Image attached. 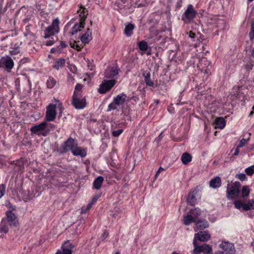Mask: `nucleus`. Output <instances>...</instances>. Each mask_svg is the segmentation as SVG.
I'll return each instance as SVG.
<instances>
[{
  "label": "nucleus",
  "mask_w": 254,
  "mask_h": 254,
  "mask_svg": "<svg viewBox=\"0 0 254 254\" xmlns=\"http://www.w3.org/2000/svg\"><path fill=\"white\" fill-rule=\"evenodd\" d=\"M240 188L241 184L238 181L228 184L226 191L228 198L232 199L237 197L240 192Z\"/></svg>",
  "instance_id": "1"
},
{
  "label": "nucleus",
  "mask_w": 254,
  "mask_h": 254,
  "mask_svg": "<svg viewBox=\"0 0 254 254\" xmlns=\"http://www.w3.org/2000/svg\"><path fill=\"white\" fill-rule=\"evenodd\" d=\"M59 21L58 18L54 19L51 25L46 28L44 31V38L47 39L55 35L59 32Z\"/></svg>",
  "instance_id": "2"
},
{
  "label": "nucleus",
  "mask_w": 254,
  "mask_h": 254,
  "mask_svg": "<svg viewBox=\"0 0 254 254\" xmlns=\"http://www.w3.org/2000/svg\"><path fill=\"white\" fill-rule=\"evenodd\" d=\"M88 15L87 11L84 10V9L80 12L79 16L80 18V22L79 24H75L72 28V30L69 32L71 35L75 34L78 31H80L81 28H83L84 21Z\"/></svg>",
  "instance_id": "3"
},
{
  "label": "nucleus",
  "mask_w": 254,
  "mask_h": 254,
  "mask_svg": "<svg viewBox=\"0 0 254 254\" xmlns=\"http://www.w3.org/2000/svg\"><path fill=\"white\" fill-rule=\"evenodd\" d=\"M72 104L77 109H82L86 106V100L84 97L80 98L79 94L73 93Z\"/></svg>",
  "instance_id": "4"
},
{
  "label": "nucleus",
  "mask_w": 254,
  "mask_h": 254,
  "mask_svg": "<svg viewBox=\"0 0 254 254\" xmlns=\"http://www.w3.org/2000/svg\"><path fill=\"white\" fill-rule=\"evenodd\" d=\"M76 145V143L73 139L69 138L58 148V151L61 153H64L69 150H72V148Z\"/></svg>",
  "instance_id": "5"
},
{
  "label": "nucleus",
  "mask_w": 254,
  "mask_h": 254,
  "mask_svg": "<svg viewBox=\"0 0 254 254\" xmlns=\"http://www.w3.org/2000/svg\"><path fill=\"white\" fill-rule=\"evenodd\" d=\"M196 14V12L194 9L192 5L189 4L187 10L184 13V15L182 17V20L186 23H189L193 19Z\"/></svg>",
  "instance_id": "6"
},
{
  "label": "nucleus",
  "mask_w": 254,
  "mask_h": 254,
  "mask_svg": "<svg viewBox=\"0 0 254 254\" xmlns=\"http://www.w3.org/2000/svg\"><path fill=\"white\" fill-rule=\"evenodd\" d=\"M115 84V80L114 79L104 80L100 85L98 89L99 93L103 94L110 90Z\"/></svg>",
  "instance_id": "7"
},
{
  "label": "nucleus",
  "mask_w": 254,
  "mask_h": 254,
  "mask_svg": "<svg viewBox=\"0 0 254 254\" xmlns=\"http://www.w3.org/2000/svg\"><path fill=\"white\" fill-rule=\"evenodd\" d=\"M57 106L56 105L50 104L48 106L46 112V119L48 121H52L55 120L57 113L56 108Z\"/></svg>",
  "instance_id": "8"
},
{
  "label": "nucleus",
  "mask_w": 254,
  "mask_h": 254,
  "mask_svg": "<svg viewBox=\"0 0 254 254\" xmlns=\"http://www.w3.org/2000/svg\"><path fill=\"white\" fill-rule=\"evenodd\" d=\"M210 236L207 232L200 231L199 232L195 234L193 241V244L194 246H195V244H196V239L201 242H204L207 241L210 238Z\"/></svg>",
  "instance_id": "9"
},
{
  "label": "nucleus",
  "mask_w": 254,
  "mask_h": 254,
  "mask_svg": "<svg viewBox=\"0 0 254 254\" xmlns=\"http://www.w3.org/2000/svg\"><path fill=\"white\" fill-rule=\"evenodd\" d=\"M6 215V218H5V219L6 220V222H8L10 226L15 227L18 225V220L15 215L11 210L7 211Z\"/></svg>",
  "instance_id": "10"
},
{
  "label": "nucleus",
  "mask_w": 254,
  "mask_h": 254,
  "mask_svg": "<svg viewBox=\"0 0 254 254\" xmlns=\"http://www.w3.org/2000/svg\"><path fill=\"white\" fill-rule=\"evenodd\" d=\"M220 247L226 253L225 254H234L235 253V249L232 243L223 242L220 244Z\"/></svg>",
  "instance_id": "11"
},
{
  "label": "nucleus",
  "mask_w": 254,
  "mask_h": 254,
  "mask_svg": "<svg viewBox=\"0 0 254 254\" xmlns=\"http://www.w3.org/2000/svg\"><path fill=\"white\" fill-rule=\"evenodd\" d=\"M45 127V123L43 122L39 125L32 127L30 128V130L32 134L42 135V133L46 130Z\"/></svg>",
  "instance_id": "12"
},
{
  "label": "nucleus",
  "mask_w": 254,
  "mask_h": 254,
  "mask_svg": "<svg viewBox=\"0 0 254 254\" xmlns=\"http://www.w3.org/2000/svg\"><path fill=\"white\" fill-rule=\"evenodd\" d=\"M13 65V62L10 57L2 58L0 60V67L4 66L7 69H11Z\"/></svg>",
  "instance_id": "13"
},
{
  "label": "nucleus",
  "mask_w": 254,
  "mask_h": 254,
  "mask_svg": "<svg viewBox=\"0 0 254 254\" xmlns=\"http://www.w3.org/2000/svg\"><path fill=\"white\" fill-rule=\"evenodd\" d=\"M119 68L118 67H108L105 71V77L107 78H112L118 74Z\"/></svg>",
  "instance_id": "14"
},
{
  "label": "nucleus",
  "mask_w": 254,
  "mask_h": 254,
  "mask_svg": "<svg viewBox=\"0 0 254 254\" xmlns=\"http://www.w3.org/2000/svg\"><path fill=\"white\" fill-rule=\"evenodd\" d=\"M129 99L127 95L122 93L114 98L113 101L118 106L123 105L127 101H129Z\"/></svg>",
  "instance_id": "15"
},
{
  "label": "nucleus",
  "mask_w": 254,
  "mask_h": 254,
  "mask_svg": "<svg viewBox=\"0 0 254 254\" xmlns=\"http://www.w3.org/2000/svg\"><path fill=\"white\" fill-rule=\"evenodd\" d=\"M74 246L69 241L65 242L62 245L63 253L62 254H71Z\"/></svg>",
  "instance_id": "16"
},
{
  "label": "nucleus",
  "mask_w": 254,
  "mask_h": 254,
  "mask_svg": "<svg viewBox=\"0 0 254 254\" xmlns=\"http://www.w3.org/2000/svg\"><path fill=\"white\" fill-rule=\"evenodd\" d=\"M207 23L211 25L219 27L224 24V21L217 17H213L208 19Z\"/></svg>",
  "instance_id": "17"
},
{
  "label": "nucleus",
  "mask_w": 254,
  "mask_h": 254,
  "mask_svg": "<svg viewBox=\"0 0 254 254\" xmlns=\"http://www.w3.org/2000/svg\"><path fill=\"white\" fill-rule=\"evenodd\" d=\"M71 152L75 156H80L82 157H85L86 155L85 150L78 147L76 144L72 148Z\"/></svg>",
  "instance_id": "18"
},
{
  "label": "nucleus",
  "mask_w": 254,
  "mask_h": 254,
  "mask_svg": "<svg viewBox=\"0 0 254 254\" xmlns=\"http://www.w3.org/2000/svg\"><path fill=\"white\" fill-rule=\"evenodd\" d=\"M91 39L92 32L89 28H88L86 33L81 37L80 40L83 43L87 44Z\"/></svg>",
  "instance_id": "19"
},
{
  "label": "nucleus",
  "mask_w": 254,
  "mask_h": 254,
  "mask_svg": "<svg viewBox=\"0 0 254 254\" xmlns=\"http://www.w3.org/2000/svg\"><path fill=\"white\" fill-rule=\"evenodd\" d=\"M196 227L194 228V231L198 230H203L208 226L207 222L205 220H196L195 222Z\"/></svg>",
  "instance_id": "20"
},
{
  "label": "nucleus",
  "mask_w": 254,
  "mask_h": 254,
  "mask_svg": "<svg viewBox=\"0 0 254 254\" xmlns=\"http://www.w3.org/2000/svg\"><path fill=\"white\" fill-rule=\"evenodd\" d=\"M65 61L63 58H60L55 60L54 64L53 67L54 68L59 70L64 66Z\"/></svg>",
  "instance_id": "21"
},
{
  "label": "nucleus",
  "mask_w": 254,
  "mask_h": 254,
  "mask_svg": "<svg viewBox=\"0 0 254 254\" xmlns=\"http://www.w3.org/2000/svg\"><path fill=\"white\" fill-rule=\"evenodd\" d=\"M198 251L202 252L205 254H210L212 252L211 248L207 244H203L201 246H197Z\"/></svg>",
  "instance_id": "22"
},
{
  "label": "nucleus",
  "mask_w": 254,
  "mask_h": 254,
  "mask_svg": "<svg viewBox=\"0 0 254 254\" xmlns=\"http://www.w3.org/2000/svg\"><path fill=\"white\" fill-rule=\"evenodd\" d=\"M44 123L46 130L42 133V135L45 136L49 134L50 130H54L56 128V126L54 125L48 123L47 122H44Z\"/></svg>",
  "instance_id": "23"
},
{
  "label": "nucleus",
  "mask_w": 254,
  "mask_h": 254,
  "mask_svg": "<svg viewBox=\"0 0 254 254\" xmlns=\"http://www.w3.org/2000/svg\"><path fill=\"white\" fill-rule=\"evenodd\" d=\"M132 5L131 3L127 4H123V2H122L120 0H117V1L114 4V8L115 9H117L118 11L120 10H121L123 8H125V7H127L129 8Z\"/></svg>",
  "instance_id": "24"
},
{
  "label": "nucleus",
  "mask_w": 254,
  "mask_h": 254,
  "mask_svg": "<svg viewBox=\"0 0 254 254\" xmlns=\"http://www.w3.org/2000/svg\"><path fill=\"white\" fill-rule=\"evenodd\" d=\"M221 180L220 177H216L210 181V186L213 188H219L221 186Z\"/></svg>",
  "instance_id": "25"
},
{
  "label": "nucleus",
  "mask_w": 254,
  "mask_h": 254,
  "mask_svg": "<svg viewBox=\"0 0 254 254\" xmlns=\"http://www.w3.org/2000/svg\"><path fill=\"white\" fill-rule=\"evenodd\" d=\"M216 125L215 128H223L226 125L224 119L222 118H217L215 121Z\"/></svg>",
  "instance_id": "26"
},
{
  "label": "nucleus",
  "mask_w": 254,
  "mask_h": 254,
  "mask_svg": "<svg viewBox=\"0 0 254 254\" xmlns=\"http://www.w3.org/2000/svg\"><path fill=\"white\" fill-rule=\"evenodd\" d=\"M191 156L187 152L184 153L181 157L182 163L185 165H187L191 161Z\"/></svg>",
  "instance_id": "27"
},
{
  "label": "nucleus",
  "mask_w": 254,
  "mask_h": 254,
  "mask_svg": "<svg viewBox=\"0 0 254 254\" xmlns=\"http://www.w3.org/2000/svg\"><path fill=\"white\" fill-rule=\"evenodd\" d=\"M8 231V227L7 224L6 220L3 218L0 224V232L7 233Z\"/></svg>",
  "instance_id": "28"
},
{
  "label": "nucleus",
  "mask_w": 254,
  "mask_h": 254,
  "mask_svg": "<svg viewBox=\"0 0 254 254\" xmlns=\"http://www.w3.org/2000/svg\"><path fill=\"white\" fill-rule=\"evenodd\" d=\"M104 181V178L102 176H99L98 178H97L93 182V187L95 189H99Z\"/></svg>",
  "instance_id": "29"
},
{
  "label": "nucleus",
  "mask_w": 254,
  "mask_h": 254,
  "mask_svg": "<svg viewBox=\"0 0 254 254\" xmlns=\"http://www.w3.org/2000/svg\"><path fill=\"white\" fill-rule=\"evenodd\" d=\"M196 221V220H195L190 214L185 215L184 217V224L186 225H189L192 222L195 223Z\"/></svg>",
  "instance_id": "30"
},
{
  "label": "nucleus",
  "mask_w": 254,
  "mask_h": 254,
  "mask_svg": "<svg viewBox=\"0 0 254 254\" xmlns=\"http://www.w3.org/2000/svg\"><path fill=\"white\" fill-rule=\"evenodd\" d=\"M254 209V200L251 199L248 201L247 203L244 204L243 206V209L245 211H248Z\"/></svg>",
  "instance_id": "31"
},
{
  "label": "nucleus",
  "mask_w": 254,
  "mask_h": 254,
  "mask_svg": "<svg viewBox=\"0 0 254 254\" xmlns=\"http://www.w3.org/2000/svg\"><path fill=\"white\" fill-rule=\"evenodd\" d=\"M134 28V25L132 24H128L126 25L125 29V34L127 36H130L132 33V30Z\"/></svg>",
  "instance_id": "32"
},
{
  "label": "nucleus",
  "mask_w": 254,
  "mask_h": 254,
  "mask_svg": "<svg viewBox=\"0 0 254 254\" xmlns=\"http://www.w3.org/2000/svg\"><path fill=\"white\" fill-rule=\"evenodd\" d=\"M201 212L199 209L194 208L190 211V214L192 215L195 220L200 215Z\"/></svg>",
  "instance_id": "33"
},
{
  "label": "nucleus",
  "mask_w": 254,
  "mask_h": 254,
  "mask_svg": "<svg viewBox=\"0 0 254 254\" xmlns=\"http://www.w3.org/2000/svg\"><path fill=\"white\" fill-rule=\"evenodd\" d=\"M150 73L148 72L145 75V73H143V75L144 76L145 81L146 84L148 86H153L154 85V83L150 79Z\"/></svg>",
  "instance_id": "34"
},
{
  "label": "nucleus",
  "mask_w": 254,
  "mask_h": 254,
  "mask_svg": "<svg viewBox=\"0 0 254 254\" xmlns=\"http://www.w3.org/2000/svg\"><path fill=\"white\" fill-rule=\"evenodd\" d=\"M209 64V62L205 58H202L199 63L198 66L202 67V68H205Z\"/></svg>",
  "instance_id": "35"
},
{
  "label": "nucleus",
  "mask_w": 254,
  "mask_h": 254,
  "mask_svg": "<svg viewBox=\"0 0 254 254\" xmlns=\"http://www.w3.org/2000/svg\"><path fill=\"white\" fill-rule=\"evenodd\" d=\"M250 190L248 186H243L241 191L242 197H245L248 196L250 194Z\"/></svg>",
  "instance_id": "36"
},
{
  "label": "nucleus",
  "mask_w": 254,
  "mask_h": 254,
  "mask_svg": "<svg viewBox=\"0 0 254 254\" xmlns=\"http://www.w3.org/2000/svg\"><path fill=\"white\" fill-rule=\"evenodd\" d=\"M138 47L140 50L145 51L148 49L147 43L144 41H142L138 43Z\"/></svg>",
  "instance_id": "37"
},
{
  "label": "nucleus",
  "mask_w": 254,
  "mask_h": 254,
  "mask_svg": "<svg viewBox=\"0 0 254 254\" xmlns=\"http://www.w3.org/2000/svg\"><path fill=\"white\" fill-rule=\"evenodd\" d=\"M56 81L53 78H49L47 82V86L49 88H53L56 85Z\"/></svg>",
  "instance_id": "38"
},
{
  "label": "nucleus",
  "mask_w": 254,
  "mask_h": 254,
  "mask_svg": "<svg viewBox=\"0 0 254 254\" xmlns=\"http://www.w3.org/2000/svg\"><path fill=\"white\" fill-rule=\"evenodd\" d=\"M70 45L71 47L77 50V51H79L82 47V45H79L77 42L74 41L72 43L70 42Z\"/></svg>",
  "instance_id": "39"
},
{
  "label": "nucleus",
  "mask_w": 254,
  "mask_h": 254,
  "mask_svg": "<svg viewBox=\"0 0 254 254\" xmlns=\"http://www.w3.org/2000/svg\"><path fill=\"white\" fill-rule=\"evenodd\" d=\"M194 195L190 193L187 198V203L190 205H193L194 202Z\"/></svg>",
  "instance_id": "40"
},
{
  "label": "nucleus",
  "mask_w": 254,
  "mask_h": 254,
  "mask_svg": "<svg viewBox=\"0 0 254 254\" xmlns=\"http://www.w3.org/2000/svg\"><path fill=\"white\" fill-rule=\"evenodd\" d=\"M245 172L249 176H251L254 173V165L246 168Z\"/></svg>",
  "instance_id": "41"
},
{
  "label": "nucleus",
  "mask_w": 254,
  "mask_h": 254,
  "mask_svg": "<svg viewBox=\"0 0 254 254\" xmlns=\"http://www.w3.org/2000/svg\"><path fill=\"white\" fill-rule=\"evenodd\" d=\"M93 205V203H89L88 205L85 206H83L81 208V213H86L92 207V205Z\"/></svg>",
  "instance_id": "42"
},
{
  "label": "nucleus",
  "mask_w": 254,
  "mask_h": 254,
  "mask_svg": "<svg viewBox=\"0 0 254 254\" xmlns=\"http://www.w3.org/2000/svg\"><path fill=\"white\" fill-rule=\"evenodd\" d=\"M117 105L115 104V102L113 101L112 103L109 104L108 106V111H111L112 110H116L117 109Z\"/></svg>",
  "instance_id": "43"
},
{
  "label": "nucleus",
  "mask_w": 254,
  "mask_h": 254,
  "mask_svg": "<svg viewBox=\"0 0 254 254\" xmlns=\"http://www.w3.org/2000/svg\"><path fill=\"white\" fill-rule=\"evenodd\" d=\"M244 204H243L240 200H237L234 202V205L237 209H240L241 207L243 208Z\"/></svg>",
  "instance_id": "44"
},
{
  "label": "nucleus",
  "mask_w": 254,
  "mask_h": 254,
  "mask_svg": "<svg viewBox=\"0 0 254 254\" xmlns=\"http://www.w3.org/2000/svg\"><path fill=\"white\" fill-rule=\"evenodd\" d=\"M83 87V85L80 84H77L75 87V90L73 93L79 94V92Z\"/></svg>",
  "instance_id": "45"
},
{
  "label": "nucleus",
  "mask_w": 254,
  "mask_h": 254,
  "mask_svg": "<svg viewBox=\"0 0 254 254\" xmlns=\"http://www.w3.org/2000/svg\"><path fill=\"white\" fill-rule=\"evenodd\" d=\"M188 34H189V37L191 38L193 40V41H195L194 39H195V38H196L198 39V35L195 34L193 32L190 31L189 33H188Z\"/></svg>",
  "instance_id": "46"
},
{
  "label": "nucleus",
  "mask_w": 254,
  "mask_h": 254,
  "mask_svg": "<svg viewBox=\"0 0 254 254\" xmlns=\"http://www.w3.org/2000/svg\"><path fill=\"white\" fill-rule=\"evenodd\" d=\"M238 179L242 181H244L246 180L247 177L245 174L240 173L236 176Z\"/></svg>",
  "instance_id": "47"
},
{
  "label": "nucleus",
  "mask_w": 254,
  "mask_h": 254,
  "mask_svg": "<svg viewBox=\"0 0 254 254\" xmlns=\"http://www.w3.org/2000/svg\"><path fill=\"white\" fill-rule=\"evenodd\" d=\"M251 39L254 38V22L252 23L251 25V30L249 33Z\"/></svg>",
  "instance_id": "48"
},
{
  "label": "nucleus",
  "mask_w": 254,
  "mask_h": 254,
  "mask_svg": "<svg viewBox=\"0 0 254 254\" xmlns=\"http://www.w3.org/2000/svg\"><path fill=\"white\" fill-rule=\"evenodd\" d=\"M123 131V129H118L117 130H114L113 131L112 134L115 137H118L119 136Z\"/></svg>",
  "instance_id": "49"
},
{
  "label": "nucleus",
  "mask_w": 254,
  "mask_h": 254,
  "mask_svg": "<svg viewBox=\"0 0 254 254\" xmlns=\"http://www.w3.org/2000/svg\"><path fill=\"white\" fill-rule=\"evenodd\" d=\"M247 141H248V140H247L246 139H244V138L240 140V141L238 145V147L241 148L243 146H244L245 145V144H246L247 143Z\"/></svg>",
  "instance_id": "50"
},
{
  "label": "nucleus",
  "mask_w": 254,
  "mask_h": 254,
  "mask_svg": "<svg viewBox=\"0 0 254 254\" xmlns=\"http://www.w3.org/2000/svg\"><path fill=\"white\" fill-rule=\"evenodd\" d=\"M5 191V186L3 185H0V198L3 196Z\"/></svg>",
  "instance_id": "51"
},
{
  "label": "nucleus",
  "mask_w": 254,
  "mask_h": 254,
  "mask_svg": "<svg viewBox=\"0 0 254 254\" xmlns=\"http://www.w3.org/2000/svg\"><path fill=\"white\" fill-rule=\"evenodd\" d=\"M57 40H54L53 38H52V40H49L48 41H47L46 43V45L47 46H52L54 44V43L55 42V41H56Z\"/></svg>",
  "instance_id": "52"
},
{
  "label": "nucleus",
  "mask_w": 254,
  "mask_h": 254,
  "mask_svg": "<svg viewBox=\"0 0 254 254\" xmlns=\"http://www.w3.org/2000/svg\"><path fill=\"white\" fill-rule=\"evenodd\" d=\"M109 236V233L107 231H105L103 234H102V236L101 237V239L102 240H105L106 238H107Z\"/></svg>",
  "instance_id": "53"
},
{
  "label": "nucleus",
  "mask_w": 254,
  "mask_h": 254,
  "mask_svg": "<svg viewBox=\"0 0 254 254\" xmlns=\"http://www.w3.org/2000/svg\"><path fill=\"white\" fill-rule=\"evenodd\" d=\"M194 247V249L192 251V254H199L200 252L198 251V249L197 248V246L196 244H195V246Z\"/></svg>",
  "instance_id": "54"
},
{
  "label": "nucleus",
  "mask_w": 254,
  "mask_h": 254,
  "mask_svg": "<svg viewBox=\"0 0 254 254\" xmlns=\"http://www.w3.org/2000/svg\"><path fill=\"white\" fill-rule=\"evenodd\" d=\"M253 66V64H247L245 67L247 70H250L252 69Z\"/></svg>",
  "instance_id": "55"
},
{
  "label": "nucleus",
  "mask_w": 254,
  "mask_h": 254,
  "mask_svg": "<svg viewBox=\"0 0 254 254\" xmlns=\"http://www.w3.org/2000/svg\"><path fill=\"white\" fill-rule=\"evenodd\" d=\"M164 169L162 167H160L158 170L157 171L156 174L155 175V179L157 177L159 174L161 172V171H163Z\"/></svg>",
  "instance_id": "56"
},
{
  "label": "nucleus",
  "mask_w": 254,
  "mask_h": 254,
  "mask_svg": "<svg viewBox=\"0 0 254 254\" xmlns=\"http://www.w3.org/2000/svg\"><path fill=\"white\" fill-rule=\"evenodd\" d=\"M98 198V196H94V197H93L92 199V201L91 202H90L89 203H93V204L94 203H95L97 201Z\"/></svg>",
  "instance_id": "57"
},
{
  "label": "nucleus",
  "mask_w": 254,
  "mask_h": 254,
  "mask_svg": "<svg viewBox=\"0 0 254 254\" xmlns=\"http://www.w3.org/2000/svg\"><path fill=\"white\" fill-rule=\"evenodd\" d=\"M239 148L240 147H238V146H237V147L235 149V152L234 153V154L235 155H238L239 154Z\"/></svg>",
  "instance_id": "58"
},
{
  "label": "nucleus",
  "mask_w": 254,
  "mask_h": 254,
  "mask_svg": "<svg viewBox=\"0 0 254 254\" xmlns=\"http://www.w3.org/2000/svg\"><path fill=\"white\" fill-rule=\"evenodd\" d=\"M61 46L62 48H64L66 47L67 45L64 42L61 41Z\"/></svg>",
  "instance_id": "59"
},
{
  "label": "nucleus",
  "mask_w": 254,
  "mask_h": 254,
  "mask_svg": "<svg viewBox=\"0 0 254 254\" xmlns=\"http://www.w3.org/2000/svg\"><path fill=\"white\" fill-rule=\"evenodd\" d=\"M162 137V133H161L157 139V141H159L161 139Z\"/></svg>",
  "instance_id": "60"
},
{
  "label": "nucleus",
  "mask_w": 254,
  "mask_h": 254,
  "mask_svg": "<svg viewBox=\"0 0 254 254\" xmlns=\"http://www.w3.org/2000/svg\"><path fill=\"white\" fill-rule=\"evenodd\" d=\"M57 107L59 108L61 110L62 109V104L61 103H59L57 105Z\"/></svg>",
  "instance_id": "61"
},
{
  "label": "nucleus",
  "mask_w": 254,
  "mask_h": 254,
  "mask_svg": "<svg viewBox=\"0 0 254 254\" xmlns=\"http://www.w3.org/2000/svg\"><path fill=\"white\" fill-rule=\"evenodd\" d=\"M215 254H224V253L222 252L219 251L216 253Z\"/></svg>",
  "instance_id": "62"
},
{
  "label": "nucleus",
  "mask_w": 254,
  "mask_h": 254,
  "mask_svg": "<svg viewBox=\"0 0 254 254\" xmlns=\"http://www.w3.org/2000/svg\"><path fill=\"white\" fill-rule=\"evenodd\" d=\"M252 57H254V47L252 51Z\"/></svg>",
  "instance_id": "63"
},
{
  "label": "nucleus",
  "mask_w": 254,
  "mask_h": 254,
  "mask_svg": "<svg viewBox=\"0 0 254 254\" xmlns=\"http://www.w3.org/2000/svg\"><path fill=\"white\" fill-rule=\"evenodd\" d=\"M56 254H62V252L60 251H58Z\"/></svg>",
  "instance_id": "64"
}]
</instances>
